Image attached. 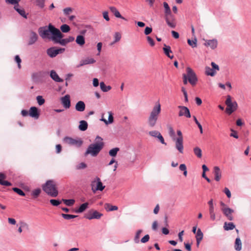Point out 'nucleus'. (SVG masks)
Wrapping results in <instances>:
<instances>
[{"label":"nucleus","instance_id":"f257e3e1","mask_svg":"<svg viewBox=\"0 0 251 251\" xmlns=\"http://www.w3.org/2000/svg\"><path fill=\"white\" fill-rule=\"evenodd\" d=\"M96 140L97 141L96 143L91 144L88 146L84 153L85 156L91 154L92 156H96L103 148L104 143L101 137L97 136Z\"/></svg>","mask_w":251,"mask_h":251},{"label":"nucleus","instance_id":"f03ea898","mask_svg":"<svg viewBox=\"0 0 251 251\" xmlns=\"http://www.w3.org/2000/svg\"><path fill=\"white\" fill-rule=\"evenodd\" d=\"M43 190L49 196L56 197L58 195L56 184L53 180H48L42 185Z\"/></svg>","mask_w":251,"mask_h":251},{"label":"nucleus","instance_id":"7ed1b4c3","mask_svg":"<svg viewBox=\"0 0 251 251\" xmlns=\"http://www.w3.org/2000/svg\"><path fill=\"white\" fill-rule=\"evenodd\" d=\"M161 111V105L158 102L153 106L148 117V123L150 127H153L155 126Z\"/></svg>","mask_w":251,"mask_h":251},{"label":"nucleus","instance_id":"20e7f679","mask_svg":"<svg viewBox=\"0 0 251 251\" xmlns=\"http://www.w3.org/2000/svg\"><path fill=\"white\" fill-rule=\"evenodd\" d=\"M56 27L51 24L48 26H41L38 29L39 35L43 39H50L52 40V36L54 35Z\"/></svg>","mask_w":251,"mask_h":251},{"label":"nucleus","instance_id":"39448f33","mask_svg":"<svg viewBox=\"0 0 251 251\" xmlns=\"http://www.w3.org/2000/svg\"><path fill=\"white\" fill-rule=\"evenodd\" d=\"M163 6L165 9V19L166 23L170 27L174 28L176 27V24L174 22V18L171 9L168 3L165 1L163 2Z\"/></svg>","mask_w":251,"mask_h":251},{"label":"nucleus","instance_id":"423d86ee","mask_svg":"<svg viewBox=\"0 0 251 251\" xmlns=\"http://www.w3.org/2000/svg\"><path fill=\"white\" fill-rule=\"evenodd\" d=\"M225 103L227 106V107L226 109V111L228 115L231 114L237 109L238 104L237 102L236 101L232 102L231 100V97L229 95L227 96Z\"/></svg>","mask_w":251,"mask_h":251},{"label":"nucleus","instance_id":"0eeeda50","mask_svg":"<svg viewBox=\"0 0 251 251\" xmlns=\"http://www.w3.org/2000/svg\"><path fill=\"white\" fill-rule=\"evenodd\" d=\"M65 50V48L51 47L47 50L46 53L50 57L54 58L57 55L63 53Z\"/></svg>","mask_w":251,"mask_h":251},{"label":"nucleus","instance_id":"6e6552de","mask_svg":"<svg viewBox=\"0 0 251 251\" xmlns=\"http://www.w3.org/2000/svg\"><path fill=\"white\" fill-rule=\"evenodd\" d=\"M186 72L187 74H186V75L188 80V82L192 86L195 85L198 81V78L196 73L190 67H189L186 68Z\"/></svg>","mask_w":251,"mask_h":251},{"label":"nucleus","instance_id":"1a4fd4ad","mask_svg":"<svg viewBox=\"0 0 251 251\" xmlns=\"http://www.w3.org/2000/svg\"><path fill=\"white\" fill-rule=\"evenodd\" d=\"M91 185L94 193L97 191H102L105 188V186L103 185L100 179L98 176L96 177L95 180L92 181Z\"/></svg>","mask_w":251,"mask_h":251},{"label":"nucleus","instance_id":"9d476101","mask_svg":"<svg viewBox=\"0 0 251 251\" xmlns=\"http://www.w3.org/2000/svg\"><path fill=\"white\" fill-rule=\"evenodd\" d=\"M102 216L103 214L99 211L91 209L88 213L85 214L84 218L91 220L92 219H100Z\"/></svg>","mask_w":251,"mask_h":251},{"label":"nucleus","instance_id":"9b49d317","mask_svg":"<svg viewBox=\"0 0 251 251\" xmlns=\"http://www.w3.org/2000/svg\"><path fill=\"white\" fill-rule=\"evenodd\" d=\"M63 141L66 144L71 146H75L78 148L80 147L83 144V141L81 139H75L68 136L64 137Z\"/></svg>","mask_w":251,"mask_h":251},{"label":"nucleus","instance_id":"f8f14e48","mask_svg":"<svg viewBox=\"0 0 251 251\" xmlns=\"http://www.w3.org/2000/svg\"><path fill=\"white\" fill-rule=\"evenodd\" d=\"M178 108L180 109V111L178 113L179 116H185L188 118H191V113L188 107L185 106H178Z\"/></svg>","mask_w":251,"mask_h":251},{"label":"nucleus","instance_id":"ddd939ff","mask_svg":"<svg viewBox=\"0 0 251 251\" xmlns=\"http://www.w3.org/2000/svg\"><path fill=\"white\" fill-rule=\"evenodd\" d=\"M221 210L223 212L224 215L227 218L229 221H232L233 220V217L232 214L234 212V210L230 208H222Z\"/></svg>","mask_w":251,"mask_h":251},{"label":"nucleus","instance_id":"4468645a","mask_svg":"<svg viewBox=\"0 0 251 251\" xmlns=\"http://www.w3.org/2000/svg\"><path fill=\"white\" fill-rule=\"evenodd\" d=\"M61 101L64 107L68 109L71 107V100L69 95L67 94L61 98Z\"/></svg>","mask_w":251,"mask_h":251},{"label":"nucleus","instance_id":"2eb2a0df","mask_svg":"<svg viewBox=\"0 0 251 251\" xmlns=\"http://www.w3.org/2000/svg\"><path fill=\"white\" fill-rule=\"evenodd\" d=\"M64 35L62 34L59 29L56 28L54 35L52 36V40L55 43H58L60 41Z\"/></svg>","mask_w":251,"mask_h":251},{"label":"nucleus","instance_id":"dca6fc26","mask_svg":"<svg viewBox=\"0 0 251 251\" xmlns=\"http://www.w3.org/2000/svg\"><path fill=\"white\" fill-rule=\"evenodd\" d=\"M29 115L35 119H38L40 116V111L38 108L35 106H32L29 110Z\"/></svg>","mask_w":251,"mask_h":251},{"label":"nucleus","instance_id":"f3484780","mask_svg":"<svg viewBox=\"0 0 251 251\" xmlns=\"http://www.w3.org/2000/svg\"><path fill=\"white\" fill-rule=\"evenodd\" d=\"M174 140H175V145L176 148L178 150V151L182 153L183 152V139L181 138H177L176 139H174Z\"/></svg>","mask_w":251,"mask_h":251},{"label":"nucleus","instance_id":"a211bd4d","mask_svg":"<svg viewBox=\"0 0 251 251\" xmlns=\"http://www.w3.org/2000/svg\"><path fill=\"white\" fill-rule=\"evenodd\" d=\"M89 206V203L87 202H84L80 205L78 208L73 209V211L75 213H81L84 212Z\"/></svg>","mask_w":251,"mask_h":251},{"label":"nucleus","instance_id":"6ab92c4d","mask_svg":"<svg viewBox=\"0 0 251 251\" xmlns=\"http://www.w3.org/2000/svg\"><path fill=\"white\" fill-rule=\"evenodd\" d=\"M213 174L214 175V179L216 181H220L222 176V172L218 166H215L214 167Z\"/></svg>","mask_w":251,"mask_h":251},{"label":"nucleus","instance_id":"aec40b11","mask_svg":"<svg viewBox=\"0 0 251 251\" xmlns=\"http://www.w3.org/2000/svg\"><path fill=\"white\" fill-rule=\"evenodd\" d=\"M38 38V37L37 33L33 31H31L29 40L28 42V45H32L34 44L37 41Z\"/></svg>","mask_w":251,"mask_h":251},{"label":"nucleus","instance_id":"412c9836","mask_svg":"<svg viewBox=\"0 0 251 251\" xmlns=\"http://www.w3.org/2000/svg\"><path fill=\"white\" fill-rule=\"evenodd\" d=\"M95 62H96V60L94 58L87 57L85 59L81 60L80 63L77 66V67L79 68L85 65L93 64Z\"/></svg>","mask_w":251,"mask_h":251},{"label":"nucleus","instance_id":"4be33fe9","mask_svg":"<svg viewBox=\"0 0 251 251\" xmlns=\"http://www.w3.org/2000/svg\"><path fill=\"white\" fill-rule=\"evenodd\" d=\"M218 42L216 39L208 40L205 41L204 45L206 47H209L211 49L214 50L217 47Z\"/></svg>","mask_w":251,"mask_h":251},{"label":"nucleus","instance_id":"5701e85b","mask_svg":"<svg viewBox=\"0 0 251 251\" xmlns=\"http://www.w3.org/2000/svg\"><path fill=\"white\" fill-rule=\"evenodd\" d=\"M109 9L110 11L114 15V16L117 17L120 19H122L123 20H124L125 21H127V19L122 16L119 11L117 10V9L114 7V6H110Z\"/></svg>","mask_w":251,"mask_h":251},{"label":"nucleus","instance_id":"b1692460","mask_svg":"<svg viewBox=\"0 0 251 251\" xmlns=\"http://www.w3.org/2000/svg\"><path fill=\"white\" fill-rule=\"evenodd\" d=\"M86 107L84 101L80 100L76 102L75 109L77 111L83 112L85 110Z\"/></svg>","mask_w":251,"mask_h":251},{"label":"nucleus","instance_id":"393cba45","mask_svg":"<svg viewBox=\"0 0 251 251\" xmlns=\"http://www.w3.org/2000/svg\"><path fill=\"white\" fill-rule=\"evenodd\" d=\"M196 234V239L197 242L196 244L197 246L198 247L199 246L201 241L202 240L203 238V234L201 231V229L200 228H198Z\"/></svg>","mask_w":251,"mask_h":251},{"label":"nucleus","instance_id":"a878e982","mask_svg":"<svg viewBox=\"0 0 251 251\" xmlns=\"http://www.w3.org/2000/svg\"><path fill=\"white\" fill-rule=\"evenodd\" d=\"M163 50L164 53L167 57L170 59H173L174 58V55H170V53H172V51L171 50V47L169 46H167L166 44H164V47L163 48Z\"/></svg>","mask_w":251,"mask_h":251},{"label":"nucleus","instance_id":"bb28decb","mask_svg":"<svg viewBox=\"0 0 251 251\" xmlns=\"http://www.w3.org/2000/svg\"><path fill=\"white\" fill-rule=\"evenodd\" d=\"M50 76L55 82H61L63 81V80L59 77L57 74L54 70H51L50 71Z\"/></svg>","mask_w":251,"mask_h":251},{"label":"nucleus","instance_id":"cd10ccee","mask_svg":"<svg viewBox=\"0 0 251 251\" xmlns=\"http://www.w3.org/2000/svg\"><path fill=\"white\" fill-rule=\"evenodd\" d=\"M75 42L79 46L82 47L85 43L84 36L81 35H77L75 39Z\"/></svg>","mask_w":251,"mask_h":251},{"label":"nucleus","instance_id":"c85d7f7f","mask_svg":"<svg viewBox=\"0 0 251 251\" xmlns=\"http://www.w3.org/2000/svg\"><path fill=\"white\" fill-rule=\"evenodd\" d=\"M234 249L236 251H240L242 249V242L239 237H237L235 239Z\"/></svg>","mask_w":251,"mask_h":251},{"label":"nucleus","instance_id":"c756f323","mask_svg":"<svg viewBox=\"0 0 251 251\" xmlns=\"http://www.w3.org/2000/svg\"><path fill=\"white\" fill-rule=\"evenodd\" d=\"M88 128V123L84 120H81L79 122L78 129L82 131H84Z\"/></svg>","mask_w":251,"mask_h":251},{"label":"nucleus","instance_id":"7c9ffc66","mask_svg":"<svg viewBox=\"0 0 251 251\" xmlns=\"http://www.w3.org/2000/svg\"><path fill=\"white\" fill-rule=\"evenodd\" d=\"M235 227V225L232 222H225L224 225V229L225 230L228 231L233 229Z\"/></svg>","mask_w":251,"mask_h":251},{"label":"nucleus","instance_id":"2f4dec72","mask_svg":"<svg viewBox=\"0 0 251 251\" xmlns=\"http://www.w3.org/2000/svg\"><path fill=\"white\" fill-rule=\"evenodd\" d=\"M19 5H15L14 7V9L23 17L27 19V14L25 13V10L22 8L21 9L18 7Z\"/></svg>","mask_w":251,"mask_h":251},{"label":"nucleus","instance_id":"473e14b6","mask_svg":"<svg viewBox=\"0 0 251 251\" xmlns=\"http://www.w3.org/2000/svg\"><path fill=\"white\" fill-rule=\"evenodd\" d=\"M205 74L208 76H214L216 75V72L212 68L206 66L205 68Z\"/></svg>","mask_w":251,"mask_h":251},{"label":"nucleus","instance_id":"72a5a7b5","mask_svg":"<svg viewBox=\"0 0 251 251\" xmlns=\"http://www.w3.org/2000/svg\"><path fill=\"white\" fill-rule=\"evenodd\" d=\"M104 208L107 211H112L118 210V207L116 205H112L110 203H106L104 204Z\"/></svg>","mask_w":251,"mask_h":251},{"label":"nucleus","instance_id":"f704fd0d","mask_svg":"<svg viewBox=\"0 0 251 251\" xmlns=\"http://www.w3.org/2000/svg\"><path fill=\"white\" fill-rule=\"evenodd\" d=\"M100 85L101 91L104 92H107L111 89V87L110 86H106L103 81L100 82Z\"/></svg>","mask_w":251,"mask_h":251},{"label":"nucleus","instance_id":"c9c22d12","mask_svg":"<svg viewBox=\"0 0 251 251\" xmlns=\"http://www.w3.org/2000/svg\"><path fill=\"white\" fill-rule=\"evenodd\" d=\"M194 153L197 156V157L201 158L202 156V151L198 147L194 148Z\"/></svg>","mask_w":251,"mask_h":251},{"label":"nucleus","instance_id":"e433bc0d","mask_svg":"<svg viewBox=\"0 0 251 251\" xmlns=\"http://www.w3.org/2000/svg\"><path fill=\"white\" fill-rule=\"evenodd\" d=\"M187 43L188 45L193 48H196L197 46V40L196 37L194 40L188 39L187 40Z\"/></svg>","mask_w":251,"mask_h":251},{"label":"nucleus","instance_id":"4c0bfd02","mask_svg":"<svg viewBox=\"0 0 251 251\" xmlns=\"http://www.w3.org/2000/svg\"><path fill=\"white\" fill-rule=\"evenodd\" d=\"M62 201L67 206H71L75 202V201L74 199H62Z\"/></svg>","mask_w":251,"mask_h":251},{"label":"nucleus","instance_id":"58836bf2","mask_svg":"<svg viewBox=\"0 0 251 251\" xmlns=\"http://www.w3.org/2000/svg\"><path fill=\"white\" fill-rule=\"evenodd\" d=\"M61 215L64 219H66V220H70V219L75 218L78 217V215L65 214V213H62L61 214Z\"/></svg>","mask_w":251,"mask_h":251},{"label":"nucleus","instance_id":"ea45409f","mask_svg":"<svg viewBox=\"0 0 251 251\" xmlns=\"http://www.w3.org/2000/svg\"><path fill=\"white\" fill-rule=\"evenodd\" d=\"M41 192V190L40 188H37L34 190H33L31 192V195L33 197V198L35 199L37 198L40 194Z\"/></svg>","mask_w":251,"mask_h":251},{"label":"nucleus","instance_id":"a19ab883","mask_svg":"<svg viewBox=\"0 0 251 251\" xmlns=\"http://www.w3.org/2000/svg\"><path fill=\"white\" fill-rule=\"evenodd\" d=\"M120 149L119 148H114L109 151V154L112 157H115Z\"/></svg>","mask_w":251,"mask_h":251},{"label":"nucleus","instance_id":"79ce46f5","mask_svg":"<svg viewBox=\"0 0 251 251\" xmlns=\"http://www.w3.org/2000/svg\"><path fill=\"white\" fill-rule=\"evenodd\" d=\"M46 0H35V5L41 9L45 7Z\"/></svg>","mask_w":251,"mask_h":251},{"label":"nucleus","instance_id":"37998d69","mask_svg":"<svg viewBox=\"0 0 251 251\" xmlns=\"http://www.w3.org/2000/svg\"><path fill=\"white\" fill-rule=\"evenodd\" d=\"M60 30L63 33H68L70 30V27L67 24H63L60 26Z\"/></svg>","mask_w":251,"mask_h":251},{"label":"nucleus","instance_id":"c03bdc74","mask_svg":"<svg viewBox=\"0 0 251 251\" xmlns=\"http://www.w3.org/2000/svg\"><path fill=\"white\" fill-rule=\"evenodd\" d=\"M12 190L14 192L16 193L20 196H25V193L20 188H19L18 187H13L12 188Z\"/></svg>","mask_w":251,"mask_h":251},{"label":"nucleus","instance_id":"a18cd8bd","mask_svg":"<svg viewBox=\"0 0 251 251\" xmlns=\"http://www.w3.org/2000/svg\"><path fill=\"white\" fill-rule=\"evenodd\" d=\"M142 231V229H139L137 231L134 239L135 243H139L140 242V235Z\"/></svg>","mask_w":251,"mask_h":251},{"label":"nucleus","instance_id":"49530a36","mask_svg":"<svg viewBox=\"0 0 251 251\" xmlns=\"http://www.w3.org/2000/svg\"><path fill=\"white\" fill-rule=\"evenodd\" d=\"M62 201V200L60 201L59 200H56V199H51L50 201V204L54 206H58L59 204H61Z\"/></svg>","mask_w":251,"mask_h":251},{"label":"nucleus","instance_id":"de8ad7c7","mask_svg":"<svg viewBox=\"0 0 251 251\" xmlns=\"http://www.w3.org/2000/svg\"><path fill=\"white\" fill-rule=\"evenodd\" d=\"M210 219L212 221L215 220V214L214 213V207H209V209Z\"/></svg>","mask_w":251,"mask_h":251},{"label":"nucleus","instance_id":"09e8293b","mask_svg":"<svg viewBox=\"0 0 251 251\" xmlns=\"http://www.w3.org/2000/svg\"><path fill=\"white\" fill-rule=\"evenodd\" d=\"M193 118L194 121H195L196 125L198 126L200 129V133L201 134H202L203 133V129H202V126L200 123V122L198 121V120L195 116H193Z\"/></svg>","mask_w":251,"mask_h":251},{"label":"nucleus","instance_id":"8fccbe9b","mask_svg":"<svg viewBox=\"0 0 251 251\" xmlns=\"http://www.w3.org/2000/svg\"><path fill=\"white\" fill-rule=\"evenodd\" d=\"M36 100L37 101V103L39 105H42L44 104L45 102V99L43 98L42 96H38L36 97Z\"/></svg>","mask_w":251,"mask_h":251},{"label":"nucleus","instance_id":"3c124183","mask_svg":"<svg viewBox=\"0 0 251 251\" xmlns=\"http://www.w3.org/2000/svg\"><path fill=\"white\" fill-rule=\"evenodd\" d=\"M108 113H109V116H108V120H107V122H106V125H108V124H112L114 122V118L113 116V113L111 111L109 112Z\"/></svg>","mask_w":251,"mask_h":251},{"label":"nucleus","instance_id":"603ef678","mask_svg":"<svg viewBox=\"0 0 251 251\" xmlns=\"http://www.w3.org/2000/svg\"><path fill=\"white\" fill-rule=\"evenodd\" d=\"M20 0H5V2L7 3L14 5H19V2Z\"/></svg>","mask_w":251,"mask_h":251},{"label":"nucleus","instance_id":"864d4df0","mask_svg":"<svg viewBox=\"0 0 251 251\" xmlns=\"http://www.w3.org/2000/svg\"><path fill=\"white\" fill-rule=\"evenodd\" d=\"M15 61L18 64V67L19 69L21 68V63L22 62L21 59L20 58L19 55H16L15 56Z\"/></svg>","mask_w":251,"mask_h":251},{"label":"nucleus","instance_id":"5fc2aeb1","mask_svg":"<svg viewBox=\"0 0 251 251\" xmlns=\"http://www.w3.org/2000/svg\"><path fill=\"white\" fill-rule=\"evenodd\" d=\"M150 240V236L149 234L145 235L143 238H141L140 241L142 243H146Z\"/></svg>","mask_w":251,"mask_h":251},{"label":"nucleus","instance_id":"6e6d98bb","mask_svg":"<svg viewBox=\"0 0 251 251\" xmlns=\"http://www.w3.org/2000/svg\"><path fill=\"white\" fill-rule=\"evenodd\" d=\"M160 133L157 130H153L149 132V135L154 137H157Z\"/></svg>","mask_w":251,"mask_h":251},{"label":"nucleus","instance_id":"4d7b16f0","mask_svg":"<svg viewBox=\"0 0 251 251\" xmlns=\"http://www.w3.org/2000/svg\"><path fill=\"white\" fill-rule=\"evenodd\" d=\"M115 40L112 44L119 41L121 38V35L119 32H116L114 35Z\"/></svg>","mask_w":251,"mask_h":251},{"label":"nucleus","instance_id":"13d9d810","mask_svg":"<svg viewBox=\"0 0 251 251\" xmlns=\"http://www.w3.org/2000/svg\"><path fill=\"white\" fill-rule=\"evenodd\" d=\"M86 167H87L86 164L84 162H81V163H79V164H78L76 166V169H77V170H80V169H85Z\"/></svg>","mask_w":251,"mask_h":251},{"label":"nucleus","instance_id":"bf43d9fd","mask_svg":"<svg viewBox=\"0 0 251 251\" xmlns=\"http://www.w3.org/2000/svg\"><path fill=\"white\" fill-rule=\"evenodd\" d=\"M20 224H21V226L19 227V228L18 229V231L19 233H21L22 232V227H28L27 224L24 222H21Z\"/></svg>","mask_w":251,"mask_h":251},{"label":"nucleus","instance_id":"052dcab7","mask_svg":"<svg viewBox=\"0 0 251 251\" xmlns=\"http://www.w3.org/2000/svg\"><path fill=\"white\" fill-rule=\"evenodd\" d=\"M211 67L213 68V70L216 73L217 71H219L220 70V68H219V66L214 62H212L211 63Z\"/></svg>","mask_w":251,"mask_h":251},{"label":"nucleus","instance_id":"680f3d73","mask_svg":"<svg viewBox=\"0 0 251 251\" xmlns=\"http://www.w3.org/2000/svg\"><path fill=\"white\" fill-rule=\"evenodd\" d=\"M211 67L213 68V70L216 73L217 71H219L220 70V68H219V66L214 62H212L211 63Z\"/></svg>","mask_w":251,"mask_h":251},{"label":"nucleus","instance_id":"e2e57ef3","mask_svg":"<svg viewBox=\"0 0 251 251\" xmlns=\"http://www.w3.org/2000/svg\"><path fill=\"white\" fill-rule=\"evenodd\" d=\"M231 133L230 134V136L236 139H238L239 138V136L238 135L237 132L233 129H231Z\"/></svg>","mask_w":251,"mask_h":251},{"label":"nucleus","instance_id":"0e129e2a","mask_svg":"<svg viewBox=\"0 0 251 251\" xmlns=\"http://www.w3.org/2000/svg\"><path fill=\"white\" fill-rule=\"evenodd\" d=\"M152 31V27L146 26L145 29V30H144V34L146 35H148L150 34V33H151Z\"/></svg>","mask_w":251,"mask_h":251},{"label":"nucleus","instance_id":"69168bd1","mask_svg":"<svg viewBox=\"0 0 251 251\" xmlns=\"http://www.w3.org/2000/svg\"><path fill=\"white\" fill-rule=\"evenodd\" d=\"M73 9L71 7H67L64 9L63 12L64 14L66 15H68L70 14V13L72 12Z\"/></svg>","mask_w":251,"mask_h":251},{"label":"nucleus","instance_id":"338daca9","mask_svg":"<svg viewBox=\"0 0 251 251\" xmlns=\"http://www.w3.org/2000/svg\"><path fill=\"white\" fill-rule=\"evenodd\" d=\"M224 192L226 194L228 198H230L231 197V194L228 188L225 187L224 190Z\"/></svg>","mask_w":251,"mask_h":251},{"label":"nucleus","instance_id":"774afa93","mask_svg":"<svg viewBox=\"0 0 251 251\" xmlns=\"http://www.w3.org/2000/svg\"><path fill=\"white\" fill-rule=\"evenodd\" d=\"M147 39L148 42H149V43L150 44V45L151 47H153L154 46L155 43L152 38H151L150 36H147Z\"/></svg>","mask_w":251,"mask_h":251}]
</instances>
